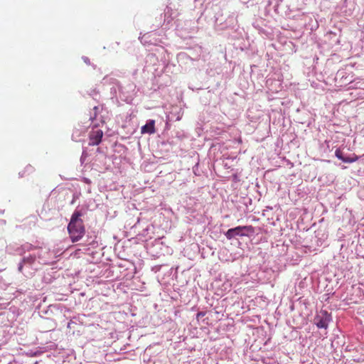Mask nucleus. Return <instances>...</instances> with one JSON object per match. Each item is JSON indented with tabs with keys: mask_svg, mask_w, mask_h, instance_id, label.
<instances>
[{
	"mask_svg": "<svg viewBox=\"0 0 364 364\" xmlns=\"http://www.w3.org/2000/svg\"><path fill=\"white\" fill-rule=\"evenodd\" d=\"M205 316V313H204V312H203V311H200V312H198V313L197 314V315H196V318H199L200 317H203V316Z\"/></svg>",
	"mask_w": 364,
	"mask_h": 364,
	"instance_id": "9d476101",
	"label": "nucleus"
},
{
	"mask_svg": "<svg viewBox=\"0 0 364 364\" xmlns=\"http://www.w3.org/2000/svg\"><path fill=\"white\" fill-rule=\"evenodd\" d=\"M103 136V132L101 129H92L89 134V146L99 145Z\"/></svg>",
	"mask_w": 364,
	"mask_h": 364,
	"instance_id": "f03ea898",
	"label": "nucleus"
},
{
	"mask_svg": "<svg viewBox=\"0 0 364 364\" xmlns=\"http://www.w3.org/2000/svg\"><path fill=\"white\" fill-rule=\"evenodd\" d=\"M82 213L75 210L68 225V231L73 242H76L82 238L85 233V228L82 220L80 218Z\"/></svg>",
	"mask_w": 364,
	"mask_h": 364,
	"instance_id": "f257e3e1",
	"label": "nucleus"
},
{
	"mask_svg": "<svg viewBox=\"0 0 364 364\" xmlns=\"http://www.w3.org/2000/svg\"><path fill=\"white\" fill-rule=\"evenodd\" d=\"M358 159V157L357 156H355L353 158L344 157V160L343 161L346 163H353L357 161Z\"/></svg>",
	"mask_w": 364,
	"mask_h": 364,
	"instance_id": "6e6552de",
	"label": "nucleus"
},
{
	"mask_svg": "<svg viewBox=\"0 0 364 364\" xmlns=\"http://www.w3.org/2000/svg\"><path fill=\"white\" fill-rule=\"evenodd\" d=\"M155 121L154 120H149L145 125L141 127V134H154L155 133Z\"/></svg>",
	"mask_w": 364,
	"mask_h": 364,
	"instance_id": "20e7f679",
	"label": "nucleus"
},
{
	"mask_svg": "<svg viewBox=\"0 0 364 364\" xmlns=\"http://www.w3.org/2000/svg\"><path fill=\"white\" fill-rule=\"evenodd\" d=\"M234 236L240 235V236H246L247 234L243 231L246 230L247 232H253L254 228L252 225H245V226H237L236 228H232Z\"/></svg>",
	"mask_w": 364,
	"mask_h": 364,
	"instance_id": "7ed1b4c3",
	"label": "nucleus"
},
{
	"mask_svg": "<svg viewBox=\"0 0 364 364\" xmlns=\"http://www.w3.org/2000/svg\"><path fill=\"white\" fill-rule=\"evenodd\" d=\"M225 237L228 239V240H230L232 238H233L235 236H234V233H233V231H232V229L230 228L226 232H225Z\"/></svg>",
	"mask_w": 364,
	"mask_h": 364,
	"instance_id": "1a4fd4ad",
	"label": "nucleus"
},
{
	"mask_svg": "<svg viewBox=\"0 0 364 364\" xmlns=\"http://www.w3.org/2000/svg\"><path fill=\"white\" fill-rule=\"evenodd\" d=\"M35 171L33 166L28 164L25 166L24 169L19 173L21 177H25L32 174Z\"/></svg>",
	"mask_w": 364,
	"mask_h": 364,
	"instance_id": "423d86ee",
	"label": "nucleus"
},
{
	"mask_svg": "<svg viewBox=\"0 0 364 364\" xmlns=\"http://www.w3.org/2000/svg\"><path fill=\"white\" fill-rule=\"evenodd\" d=\"M335 155L338 159H341L342 161L344 160V156L341 149H337L335 151Z\"/></svg>",
	"mask_w": 364,
	"mask_h": 364,
	"instance_id": "0eeeda50",
	"label": "nucleus"
},
{
	"mask_svg": "<svg viewBox=\"0 0 364 364\" xmlns=\"http://www.w3.org/2000/svg\"><path fill=\"white\" fill-rule=\"evenodd\" d=\"M325 316H318L315 318V323L318 328H326L328 326L327 313H323Z\"/></svg>",
	"mask_w": 364,
	"mask_h": 364,
	"instance_id": "39448f33",
	"label": "nucleus"
}]
</instances>
